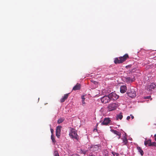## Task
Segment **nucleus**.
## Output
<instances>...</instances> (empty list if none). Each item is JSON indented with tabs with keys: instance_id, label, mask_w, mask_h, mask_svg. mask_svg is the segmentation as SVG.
Here are the masks:
<instances>
[{
	"instance_id": "f257e3e1",
	"label": "nucleus",
	"mask_w": 156,
	"mask_h": 156,
	"mask_svg": "<svg viewBox=\"0 0 156 156\" xmlns=\"http://www.w3.org/2000/svg\"><path fill=\"white\" fill-rule=\"evenodd\" d=\"M70 131L69 133V135L73 138L78 140L79 136L77 134L76 131L74 129L71 128Z\"/></svg>"
},
{
	"instance_id": "f03ea898",
	"label": "nucleus",
	"mask_w": 156,
	"mask_h": 156,
	"mask_svg": "<svg viewBox=\"0 0 156 156\" xmlns=\"http://www.w3.org/2000/svg\"><path fill=\"white\" fill-rule=\"evenodd\" d=\"M127 94L129 96L132 98H134L136 96L135 90L133 88H131L129 90Z\"/></svg>"
},
{
	"instance_id": "7ed1b4c3",
	"label": "nucleus",
	"mask_w": 156,
	"mask_h": 156,
	"mask_svg": "<svg viewBox=\"0 0 156 156\" xmlns=\"http://www.w3.org/2000/svg\"><path fill=\"white\" fill-rule=\"evenodd\" d=\"M101 102L105 104L108 103L111 101L108 95L104 96L101 98Z\"/></svg>"
},
{
	"instance_id": "20e7f679",
	"label": "nucleus",
	"mask_w": 156,
	"mask_h": 156,
	"mask_svg": "<svg viewBox=\"0 0 156 156\" xmlns=\"http://www.w3.org/2000/svg\"><path fill=\"white\" fill-rule=\"evenodd\" d=\"M117 106V105L115 103L110 104L108 105V109L109 111H113L116 109Z\"/></svg>"
},
{
	"instance_id": "39448f33",
	"label": "nucleus",
	"mask_w": 156,
	"mask_h": 156,
	"mask_svg": "<svg viewBox=\"0 0 156 156\" xmlns=\"http://www.w3.org/2000/svg\"><path fill=\"white\" fill-rule=\"evenodd\" d=\"M108 95L111 101L116 100L119 98V97L114 92H112Z\"/></svg>"
},
{
	"instance_id": "423d86ee",
	"label": "nucleus",
	"mask_w": 156,
	"mask_h": 156,
	"mask_svg": "<svg viewBox=\"0 0 156 156\" xmlns=\"http://www.w3.org/2000/svg\"><path fill=\"white\" fill-rule=\"evenodd\" d=\"M125 81L127 83H130L135 80L134 77V76H131V77H124Z\"/></svg>"
},
{
	"instance_id": "0eeeda50",
	"label": "nucleus",
	"mask_w": 156,
	"mask_h": 156,
	"mask_svg": "<svg viewBox=\"0 0 156 156\" xmlns=\"http://www.w3.org/2000/svg\"><path fill=\"white\" fill-rule=\"evenodd\" d=\"M100 145L99 144L92 145L90 147V150L93 151H96L100 149Z\"/></svg>"
},
{
	"instance_id": "6e6552de",
	"label": "nucleus",
	"mask_w": 156,
	"mask_h": 156,
	"mask_svg": "<svg viewBox=\"0 0 156 156\" xmlns=\"http://www.w3.org/2000/svg\"><path fill=\"white\" fill-rule=\"evenodd\" d=\"M156 85L154 83H151L150 85H148L147 88V90L149 91H151L152 90L155 89Z\"/></svg>"
},
{
	"instance_id": "1a4fd4ad",
	"label": "nucleus",
	"mask_w": 156,
	"mask_h": 156,
	"mask_svg": "<svg viewBox=\"0 0 156 156\" xmlns=\"http://www.w3.org/2000/svg\"><path fill=\"white\" fill-rule=\"evenodd\" d=\"M111 122L109 118H106L104 119L103 122L101 123V124L103 125H107L110 123Z\"/></svg>"
},
{
	"instance_id": "9d476101",
	"label": "nucleus",
	"mask_w": 156,
	"mask_h": 156,
	"mask_svg": "<svg viewBox=\"0 0 156 156\" xmlns=\"http://www.w3.org/2000/svg\"><path fill=\"white\" fill-rule=\"evenodd\" d=\"M129 58V56L128 54H125L123 56L119 57V59L121 61L120 62L122 63L125 61L127 58Z\"/></svg>"
},
{
	"instance_id": "9b49d317",
	"label": "nucleus",
	"mask_w": 156,
	"mask_h": 156,
	"mask_svg": "<svg viewBox=\"0 0 156 156\" xmlns=\"http://www.w3.org/2000/svg\"><path fill=\"white\" fill-rule=\"evenodd\" d=\"M69 93L64 94V96L60 99V101L61 103L63 102L67 99L69 97Z\"/></svg>"
},
{
	"instance_id": "f8f14e48",
	"label": "nucleus",
	"mask_w": 156,
	"mask_h": 156,
	"mask_svg": "<svg viewBox=\"0 0 156 156\" xmlns=\"http://www.w3.org/2000/svg\"><path fill=\"white\" fill-rule=\"evenodd\" d=\"M127 87L126 86H121L120 87V91L122 93H124L127 90Z\"/></svg>"
},
{
	"instance_id": "ddd939ff",
	"label": "nucleus",
	"mask_w": 156,
	"mask_h": 156,
	"mask_svg": "<svg viewBox=\"0 0 156 156\" xmlns=\"http://www.w3.org/2000/svg\"><path fill=\"white\" fill-rule=\"evenodd\" d=\"M81 88V85L80 83H77L73 88V90H80Z\"/></svg>"
},
{
	"instance_id": "4468645a",
	"label": "nucleus",
	"mask_w": 156,
	"mask_h": 156,
	"mask_svg": "<svg viewBox=\"0 0 156 156\" xmlns=\"http://www.w3.org/2000/svg\"><path fill=\"white\" fill-rule=\"evenodd\" d=\"M111 131L114 134H116L119 136L118 139H119L120 138L121 136V134L120 132L117 131L115 130H111Z\"/></svg>"
},
{
	"instance_id": "2eb2a0df",
	"label": "nucleus",
	"mask_w": 156,
	"mask_h": 156,
	"mask_svg": "<svg viewBox=\"0 0 156 156\" xmlns=\"http://www.w3.org/2000/svg\"><path fill=\"white\" fill-rule=\"evenodd\" d=\"M144 145L145 146H147L148 145V146H151V140H145L144 141Z\"/></svg>"
},
{
	"instance_id": "dca6fc26",
	"label": "nucleus",
	"mask_w": 156,
	"mask_h": 156,
	"mask_svg": "<svg viewBox=\"0 0 156 156\" xmlns=\"http://www.w3.org/2000/svg\"><path fill=\"white\" fill-rule=\"evenodd\" d=\"M137 148L138 152L140 153L141 155L143 156L144 155V152L142 150L141 147L139 146H137Z\"/></svg>"
},
{
	"instance_id": "f3484780",
	"label": "nucleus",
	"mask_w": 156,
	"mask_h": 156,
	"mask_svg": "<svg viewBox=\"0 0 156 156\" xmlns=\"http://www.w3.org/2000/svg\"><path fill=\"white\" fill-rule=\"evenodd\" d=\"M123 143H124L123 145H126L128 143V140L126 137L124 136L122 138Z\"/></svg>"
},
{
	"instance_id": "a211bd4d",
	"label": "nucleus",
	"mask_w": 156,
	"mask_h": 156,
	"mask_svg": "<svg viewBox=\"0 0 156 156\" xmlns=\"http://www.w3.org/2000/svg\"><path fill=\"white\" fill-rule=\"evenodd\" d=\"M123 117V116L122 114V113H121L119 114L116 117L117 120H118L119 119L121 120Z\"/></svg>"
},
{
	"instance_id": "6ab92c4d",
	"label": "nucleus",
	"mask_w": 156,
	"mask_h": 156,
	"mask_svg": "<svg viewBox=\"0 0 156 156\" xmlns=\"http://www.w3.org/2000/svg\"><path fill=\"white\" fill-rule=\"evenodd\" d=\"M62 128V126H57L56 129V132H61V129Z\"/></svg>"
},
{
	"instance_id": "aec40b11",
	"label": "nucleus",
	"mask_w": 156,
	"mask_h": 156,
	"mask_svg": "<svg viewBox=\"0 0 156 156\" xmlns=\"http://www.w3.org/2000/svg\"><path fill=\"white\" fill-rule=\"evenodd\" d=\"M121 61H120V59L118 58H116L115 60H114V62L115 64H118V63H121V62H120Z\"/></svg>"
},
{
	"instance_id": "412c9836",
	"label": "nucleus",
	"mask_w": 156,
	"mask_h": 156,
	"mask_svg": "<svg viewBox=\"0 0 156 156\" xmlns=\"http://www.w3.org/2000/svg\"><path fill=\"white\" fill-rule=\"evenodd\" d=\"M64 120V119L63 118H60L58 119L57 123L58 124H60L62 123Z\"/></svg>"
},
{
	"instance_id": "4be33fe9",
	"label": "nucleus",
	"mask_w": 156,
	"mask_h": 156,
	"mask_svg": "<svg viewBox=\"0 0 156 156\" xmlns=\"http://www.w3.org/2000/svg\"><path fill=\"white\" fill-rule=\"evenodd\" d=\"M103 156H108V152L106 150L104 151L103 153Z\"/></svg>"
},
{
	"instance_id": "5701e85b",
	"label": "nucleus",
	"mask_w": 156,
	"mask_h": 156,
	"mask_svg": "<svg viewBox=\"0 0 156 156\" xmlns=\"http://www.w3.org/2000/svg\"><path fill=\"white\" fill-rule=\"evenodd\" d=\"M51 139L52 141V142L55 143L56 142V141L55 140V139L54 137V136L53 135V134H52L51 136Z\"/></svg>"
},
{
	"instance_id": "b1692460",
	"label": "nucleus",
	"mask_w": 156,
	"mask_h": 156,
	"mask_svg": "<svg viewBox=\"0 0 156 156\" xmlns=\"http://www.w3.org/2000/svg\"><path fill=\"white\" fill-rule=\"evenodd\" d=\"M54 156H59L58 152L57 151H54Z\"/></svg>"
},
{
	"instance_id": "393cba45",
	"label": "nucleus",
	"mask_w": 156,
	"mask_h": 156,
	"mask_svg": "<svg viewBox=\"0 0 156 156\" xmlns=\"http://www.w3.org/2000/svg\"><path fill=\"white\" fill-rule=\"evenodd\" d=\"M82 104H85V103L84 102V100L85 99V98H84V96H82Z\"/></svg>"
},
{
	"instance_id": "a878e982",
	"label": "nucleus",
	"mask_w": 156,
	"mask_h": 156,
	"mask_svg": "<svg viewBox=\"0 0 156 156\" xmlns=\"http://www.w3.org/2000/svg\"><path fill=\"white\" fill-rule=\"evenodd\" d=\"M150 145L151 146H154L156 147V143L155 142H151V144Z\"/></svg>"
},
{
	"instance_id": "bb28decb",
	"label": "nucleus",
	"mask_w": 156,
	"mask_h": 156,
	"mask_svg": "<svg viewBox=\"0 0 156 156\" xmlns=\"http://www.w3.org/2000/svg\"><path fill=\"white\" fill-rule=\"evenodd\" d=\"M60 132H56V135L57 137L59 138L60 136Z\"/></svg>"
},
{
	"instance_id": "cd10ccee",
	"label": "nucleus",
	"mask_w": 156,
	"mask_h": 156,
	"mask_svg": "<svg viewBox=\"0 0 156 156\" xmlns=\"http://www.w3.org/2000/svg\"><path fill=\"white\" fill-rule=\"evenodd\" d=\"M82 153H83L84 154H87V151H83L82 150Z\"/></svg>"
},
{
	"instance_id": "c85d7f7f",
	"label": "nucleus",
	"mask_w": 156,
	"mask_h": 156,
	"mask_svg": "<svg viewBox=\"0 0 156 156\" xmlns=\"http://www.w3.org/2000/svg\"><path fill=\"white\" fill-rule=\"evenodd\" d=\"M112 153L113 155L114 156H119V154L114 152H112Z\"/></svg>"
},
{
	"instance_id": "c756f323",
	"label": "nucleus",
	"mask_w": 156,
	"mask_h": 156,
	"mask_svg": "<svg viewBox=\"0 0 156 156\" xmlns=\"http://www.w3.org/2000/svg\"><path fill=\"white\" fill-rule=\"evenodd\" d=\"M71 156H80L77 154H74L71 155Z\"/></svg>"
},
{
	"instance_id": "7c9ffc66",
	"label": "nucleus",
	"mask_w": 156,
	"mask_h": 156,
	"mask_svg": "<svg viewBox=\"0 0 156 156\" xmlns=\"http://www.w3.org/2000/svg\"><path fill=\"white\" fill-rule=\"evenodd\" d=\"M92 81L93 83H94V84H95L96 85V84H98V83L95 81L92 80Z\"/></svg>"
},
{
	"instance_id": "2f4dec72",
	"label": "nucleus",
	"mask_w": 156,
	"mask_h": 156,
	"mask_svg": "<svg viewBox=\"0 0 156 156\" xmlns=\"http://www.w3.org/2000/svg\"><path fill=\"white\" fill-rule=\"evenodd\" d=\"M151 96H147V97H146L144 98L145 99H149V98H151Z\"/></svg>"
},
{
	"instance_id": "473e14b6",
	"label": "nucleus",
	"mask_w": 156,
	"mask_h": 156,
	"mask_svg": "<svg viewBox=\"0 0 156 156\" xmlns=\"http://www.w3.org/2000/svg\"><path fill=\"white\" fill-rule=\"evenodd\" d=\"M51 131L52 133V134L54 132V130L52 129H51Z\"/></svg>"
},
{
	"instance_id": "72a5a7b5",
	"label": "nucleus",
	"mask_w": 156,
	"mask_h": 156,
	"mask_svg": "<svg viewBox=\"0 0 156 156\" xmlns=\"http://www.w3.org/2000/svg\"><path fill=\"white\" fill-rule=\"evenodd\" d=\"M130 118V116H128L127 117V118H126V119L127 120H129V119Z\"/></svg>"
},
{
	"instance_id": "f704fd0d",
	"label": "nucleus",
	"mask_w": 156,
	"mask_h": 156,
	"mask_svg": "<svg viewBox=\"0 0 156 156\" xmlns=\"http://www.w3.org/2000/svg\"><path fill=\"white\" fill-rule=\"evenodd\" d=\"M130 116L131 117V118H132V119H134V116L132 115H131H131H130Z\"/></svg>"
},
{
	"instance_id": "c9c22d12",
	"label": "nucleus",
	"mask_w": 156,
	"mask_h": 156,
	"mask_svg": "<svg viewBox=\"0 0 156 156\" xmlns=\"http://www.w3.org/2000/svg\"><path fill=\"white\" fill-rule=\"evenodd\" d=\"M154 139L155 141H156V134L154 135Z\"/></svg>"
},
{
	"instance_id": "e433bc0d",
	"label": "nucleus",
	"mask_w": 156,
	"mask_h": 156,
	"mask_svg": "<svg viewBox=\"0 0 156 156\" xmlns=\"http://www.w3.org/2000/svg\"><path fill=\"white\" fill-rule=\"evenodd\" d=\"M97 131V128H94V131Z\"/></svg>"
}]
</instances>
